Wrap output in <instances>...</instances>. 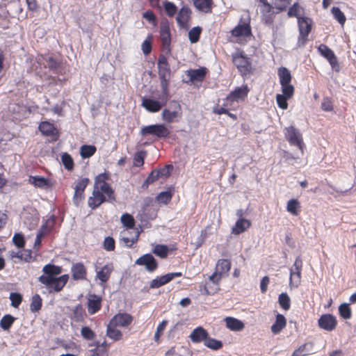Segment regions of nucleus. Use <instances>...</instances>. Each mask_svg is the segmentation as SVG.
Wrapping results in <instances>:
<instances>
[{"mask_svg": "<svg viewBox=\"0 0 356 356\" xmlns=\"http://www.w3.org/2000/svg\"><path fill=\"white\" fill-rule=\"evenodd\" d=\"M42 271L44 274L38 277V280L49 289L50 293L60 291L68 281V275L57 277L62 271L59 266L47 264L44 266Z\"/></svg>", "mask_w": 356, "mask_h": 356, "instance_id": "nucleus-1", "label": "nucleus"}, {"mask_svg": "<svg viewBox=\"0 0 356 356\" xmlns=\"http://www.w3.org/2000/svg\"><path fill=\"white\" fill-rule=\"evenodd\" d=\"M231 268V262L227 259H219L216 265L214 273L209 277V280L215 287L213 291L219 290V282L222 277L228 273Z\"/></svg>", "mask_w": 356, "mask_h": 356, "instance_id": "nucleus-2", "label": "nucleus"}, {"mask_svg": "<svg viewBox=\"0 0 356 356\" xmlns=\"http://www.w3.org/2000/svg\"><path fill=\"white\" fill-rule=\"evenodd\" d=\"M108 179V175L106 173H102L97 175L95 179V184L93 188L104 193L109 200H114L113 191L106 180Z\"/></svg>", "mask_w": 356, "mask_h": 356, "instance_id": "nucleus-3", "label": "nucleus"}, {"mask_svg": "<svg viewBox=\"0 0 356 356\" xmlns=\"http://www.w3.org/2000/svg\"><path fill=\"white\" fill-rule=\"evenodd\" d=\"M140 134L143 136L153 135L159 138H163L167 137L170 134V131L164 124H152L142 128Z\"/></svg>", "mask_w": 356, "mask_h": 356, "instance_id": "nucleus-4", "label": "nucleus"}, {"mask_svg": "<svg viewBox=\"0 0 356 356\" xmlns=\"http://www.w3.org/2000/svg\"><path fill=\"white\" fill-rule=\"evenodd\" d=\"M286 137L291 145H296L302 151L303 142L301 134L300 131L293 126L286 128L285 132Z\"/></svg>", "mask_w": 356, "mask_h": 356, "instance_id": "nucleus-5", "label": "nucleus"}, {"mask_svg": "<svg viewBox=\"0 0 356 356\" xmlns=\"http://www.w3.org/2000/svg\"><path fill=\"white\" fill-rule=\"evenodd\" d=\"M318 49L320 54L329 61L332 68L336 72L339 71V64L334 51L325 44L319 45Z\"/></svg>", "mask_w": 356, "mask_h": 356, "instance_id": "nucleus-6", "label": "nucleus"}, {"mask_svg": "<svg viewBox=\"0 0 356 356\" xmlns=\"http://www.w3.org/2000/svg\"><path fill=\"white\" fill-rule=\"evenodd\" d=\"M139 234L140 232L137 229H133L131 230L124 229L120 232V236L124 245L130 248L138 241Z\"/></svg>", "mask_w": 356, "mask_h": 356, "instance_id": "nucleus-7", "label": "nucleus"}, {"mask_svg": "<svg viewBox=\"0 0 356 356\" xmlns=\"http://www.w3.org/2000/svg\"><path fill=\"white\" fill-rule=\"evenodd\" d=\"M318 326L326 331L330 332L335 329L337 321L332 314H323L318 321Z\"/></svg>", "mask_w": 356, "mask_h": 356, "instance_id": "nucleus-8", "label": "nucleus"}, {"mask_svg": "<svg viewBox=\"0 0 356 356\" xmlns=\"http://www.w3.org/2000/svg\"><path fill=\"white\" fill-rule=\"evenodd\" d=\"M133 321L131 315L127 313H119L115 315L110 321L112 326L128 327Z\"/></svg>", "mask_w": 356, "mask_h": 356, "instance_id": "nucleus-9", "label": "nucleus"}, {"mask_svg": "<svg viewBox=\"0 0 356 356\" xmlns=\"http://www.w3.org/2000/svg\"><path fill=\"white\" fill-rule=\"evenodd\" d=\"M135 263L139 266H145L146 270L149 272L154 271L157 268V263L150 254H146L139 257Z\"/></svg>", "mask_w": 356, "mask_h": 356, "instance_id": "nucleus-10", "label": "nucleus"}, {"mask_svg": "<svg viewBox=\"0 0 356 356\" xmlns=\"http://www.w3.org/2000/svg\"><path fill=\"white\" fill-rule=\"evenodd\" d=\"M233 62L242 74H248L251 70V65L248 58L243 55L234 56Z\"/></svg>", "mask_w": 356, "mask_h": 356, "instance_id": "nucleus-11", "label": "nucleus"}, {"mask_svg": "<svg viewBox=\"0 0 356 356\" xmlns=\"http://www.w3.org/2000/svg\"><path fill=\"white\" fill-rule=\"evenodd\" d=\"M248 92L249 89L247 86L237 87L229 94L226 100L227 102L243 100L247 97Z\"/></svg>", "mask_w": 356, "mask_h": 356, "instance_id": "nucleus-12", "label": "nucleus"}, {"mask_svg": "<svg viewBox=\"0 0 356 356\" xmlns=\"http://www.w3.org/2000/svg\"><path fill=\"white\" fill-rule=\"evenodd\" d=\"M106 197L107 196L104 193L93 188L92 196L89 197L88 202L89 207L92 209L98 207L100 204L106 201Z\"/></svg>", "mask_w": 356, "mask_h": 356, "instance_id": "nucleus-13", "label": "nucleus"}, {"mask_svg": "<svg viewBox=\"0 0 356 356\" xmlns=\"http://www.w3.org/2000/svg\"><path fill=\"white\" fill-rule=\"evenodd\" d=\"M89 182L88 178H84L77 182L74 188V202L77 206L83 198V191Z\"/></svg>", "mask_w": 356, "mask_h": 356, "instance_id": "nucleus-14", "label": "nucleus"}, {"mask_svg": "<svg viewBox=\"0 0 356 356\" xmlns=\"http://www.w3.org/2000/svg\"><path fill=\"white\" fill-rule=\"evenodd\" d=\"M300 31V37L305 40L311 31V19L308 17L299 18L298 20Z\"/></svg>", "mask_w": 356, "mask_h": 356, "instance_id": "nucleus-15", "label": "nucleus"}, {"mask_svg": "<svg viewBox=\"0 0 356 356\" xmlns=\"http://www.w3.org/2000/svg\"><path fill=\"white\" fill-rule=\"evenodd\" d=\"M160 35L163 48L169 51V46L170 44V28L167 22H162L160 27Z\"/></svg>", "mask_w": 356, "mask_h": 356, "instance_id": "nucleus-16", "label": "nucleus"}, {"mask_svg": "<svg viewBox=\"0 0 356 356\" xmlns=\"http://www.w3.org/2000/svg\"><path fill=\"white\" fill-rule=\"evenodd\" d=\"M208 334V332L204 328L202 327H197L193 330L189 337L193 343H197L202 341L204 342Z\"/></svg>", "mask_w": 356, "mask_h": 356, "instance_id": "nucleus-17", "label": "nucleus"}, {"mask_svg": "<svg viewBox=\"0 0 356 356\" xmlns=\"http://www.w3.org/2000/svg\"><path fill=\"white\" fill-rule=\"evenodd\" d=\"M100 297L93 294L90 295L88 302V311L90 314H94L101 308Z\"/></svg>", "mask_w": 356, "mask_h": 356, "instance_id": "nucleus-18", "label": "nucleus"}, {"mask_svg": "<svg viewBox=\"0 0 356 356\" xmlns=\"http://www.w3.org/2000/svg\"><path fill=\"white\" fill-rule=\"evenodd\" d=\"M251 225L249 220L245 218H239L235 225L232 227V233L235 235H238L242 232L246 231Z\"/></svg>", "mask_w": 356, "mask_h": 356, "instance_id": "nucleus-19", "label": "nucleus"}, {"mask_svg": "<svg viewBox=\"0 0 356 356\" xmlns=\"http://www.w3.org/2000/svg\"><path fill=\"white\" fill-rule=\"evenodd\" d=\"M142 106L152 113L158 112L162 108V105L159 102L149 98L143 99Z\"/></svg>", "mask_w": 356, "mask_h": 356, "instance_id": "nucleus-20", "label": "nucleus"}, {"mask_svg": "<svg viewBox=\"0 0 356 356\" xmlns=\"http://www.w3.org/2000/svg\"><path fill=\"white\" fill-rule=\"evenodd\" d=\"M29 182L34 186L45 189L50 186V182L48 179L40 176H30Z\"/></svg>", "mask_w": 356, "mask_h": 356, "instance_id": "nucleus-21", "label": "nucleus"}, {"mask_svg": "<svg viewBox=\"0 0 356 356\" xmlns=\"http://www.w3.org/2000/svg\"><path fill=\"white\" fill-rule=\"evenodd\" d=\"M313 352L314 343L312 342H307L296 350L293 353V356H306L312 354Z\"/></svg>", "mask_w": 356, "mask_h": 356, "instance_id": "nucleus-22", "label": "nucleus"}, {"mask_svg": "<svg viewBox=\"0 0 356 356\" xmlns=\"http://www.w3.org/2000/svg\"><path fill=\"white\" fill-rule=\"evenodd\" d=\"M225 321L227 327L233 331H241L244 327V324L242 321L233 317H226Z\"/></svg>", "mask_w": 356, "mask_h": 356, "instance_id": "nucleus-23", "label": "nucleus"}, {"mask_svg": "<svg viewBox=\"0 0 356 356\" xmlns=\"http://www.w3.org/2000/svg\"><path fill=\"white\" fill-rule=\"evenodd\" d=\"M286 325V320L285 317L280 314L276 316L275 323L271 326V332L276 334L281 332Z\"/></svg>", "mask_w": 356, "mask_h": 356, "instance_id": "nucleus-24", "label": "nucleus"}, {"mask_svg": "<svg viewBox=\"0 0 356 356\" xmlns=\"http://www.w3.org/2000/svg\"><path fill=\"white\" fill-rule=\"evenodd\" d=\"M207 73L205 67H201L195 70H190L187 72V75L189 76L190 80L192 81H202Z\"/></svg>", "mask_w": 356, "mask_h": 356, "instance_id": "nucleus-25", "label": "nucleus"}, {"mask_svg": "<svg viewBox=\"0 0 356 356\" xmlns=\"http://www.w3.org/2000/svg\"><path fill=\"white\" fill-rule=\"evenodd\" d=\"M278 76L281 86L286 85V83H291L292 76L289 70L286 67H281L278 69Z\"/></svg>", "mask_w": 356, "mask_h": 356, "instance_id": "nucleus-26", "label": "nucleus"}, {"mask_svg": "<svg viewBox=\"0 0 356 356\" xmlns=\"http://www.w3.org/2000/svg\"><path fill=\"white\" fill-rule=\"evenodd\" d=\"M250 27L248 24H238L232 31L234 36H248L250 34Z\"/></svg>", "mask_w": 356, "mask_h": 356, "instance_id": "nucleus-27", "label": "nucleus"}, {"mask_svg": "<svg viewBox=\"0 0 356 356\" xmlns=\"http://www.w3.org/2000/svg\"><path fill=\"white\" fill-rule=\"evenodd\" d=\"M190 15L191 10L189 8L186 7L181 8L177 17V23L181 26H184L190 17Z\"/></svg>", "mask_w": 356, "mask_h": 356, "instance_id": "nucleus-28", "label": "nucleus"}, {"mask_svg": "<svg viewBox=\"0 0 356 356\" xmlns=\"http://www.w3.org/2000/svg\"><path fill=\"white\" fill-rule=\"evenodd\" d=\"M106 335L108 337L114 341H119L122 337V333L121 331L118 330L117 327L112 326L111 323H109L107 325Z\"/></svg>", "mask_w": 356, "mask_h": 356, "instance_id": "nucleus-29", "label": "nucleus"}, {"mask_svg": "<svg viewBox=\"0 0 356 356\" xmlns=\"http://www.w3.org/2000/svg\"><path fill=\"white\" fill-rule=\"evenodd\" d=\"M72 273L73 279H83L86 275V269L83 264H76L72 268Z\"/></svg>", "mask_w": 356, "mask_h": 356, "instance_id": "nucleus-30", "label": "nucleus"}, {"mask_svg": "<svg viewBox=\"0 0 356 356\" xmlns=\"http://www.w3.org/2000/svg\"><path fill=\"white\" fill-rule=\"evenodd\" d=\"M301 282V272H297L293 268L290 269L289 286L297 288Z\"/></svg>", "mask_w": 356, "mask_h": 356, "instance_id": "nucleus-31", "label": "nucleus"}, {"mask_svg": "<svg viewBox=\"0 0 356 356\" xmlns=\"http://www.w3.org/2000/svg\"><path fill=\"white\" fill-rule=\"evenodd\" d=\"M193 4L197 9L208 13L211 11L212 0H193Z\"/></svg>", "mask_w": 356, "mask_h": 356, "instance_id": "nucleus-32", "label": "nucleus"}, {"mask_svg": "<svg viewBox=\"0 0 356 356\" xmlns=\"http://www.w3.org/2000/svg\"><path fill=\"white\" fill-rule=\"evenodd\" d=\"M112 268L108 265H105L97 271V277L102 282H106L108 280Z\"/></svg>", "mask_w": 356, "mask_h": 356, "instance_id": "nucleus-33", "label": "nucleus"}, {"mask_svg": "<svg viewBox=\"0 0 356 356\" xmlns=\"http://www.w3.org/2000/svg\"><path fill=\"white\" fill-rule=\"evenodd\" d=\"M204 344L207 348L213 350H219L222 346V341L211 338L209 337V335L207 336Z\"/></svg>", "mask_w": 356, "mask_h": 356, "instance_id": "nucleus-34", "label": "nucleus"}, {"mask_svg": "<svg viewBox=\"0 0 356 356\" xmlns=\"http://www.w3.org/2000/svg\"><path fill=\"white\" fill-rule=\"evenodd\" d=\"M39 129L43 134L47 136L53 135L55 131L54 125L49 122H42L39 125Z\"/></svg>", "mask_w": 356, "mask_h": 356, "instance_id": "nucleus-35", "label": "nucleus"}, {"mask_svg": "<svg viewBox=\"0 0 356 356\" xmlns=\"http://www.w3.org/2000/svg\"><path fill=\"white\" fill-rule=\"evenodd\" d=\"M121 222L126 227L125 229H133L135 225V220L132 216L129 213H124L121 216Z\"/></svg>", "mask_w": 356, "mask_h": 356, "instance_id": "nucleus-36", "label": "nucleus"}, {"mask_svg": "<svg viewBox=\"0 0 356 356\" xmlns=\"http://www.w3.org/2000/svg\"><path fill=\"white\" fill-rule=\"evenodd\" d=\"M300 203L296 199H291L288 201L286 205V210L289 213H291L293 216H297L298 214V209H300Z\"/></svg>", "mask_w": 356, "mask_h": 356, "instance_id": "nucleus-37", "label": "nucleus"}, {"mask_svg": "<svg viewBox=\"0 0 356 356\" xmlns=\"http://www.w3.org/2000/svg\"><path fill=\"white\" fill-rule=\"evenodd\" d=\"M303 13V8L298 3H295L288 11V16L290 17H296L298 18V20L300 17V15Z\"/></svg>", "mask_w": 356, "mask_h": 356, "instance_id": "nucleus-38", "label": "nucleus"}, {"mask_svg": "<svg viewBox=\"0 0 356 356\" xmlns=\"http://www.w3.org/2000/svg\"><path fill=\"white\" fill-rule=\"evenodd\" d=\"M15 318L10 314H6L0 321V326L3 330H8L13 324Z\"/></svg>", "mask_w": 356, "mask_h": 356, "instance_id": "nucleus-39", "label": "nucleus"}, {"mask_svg": "<svg viewBox=\"0 0 356 356\" xmlns=\"http://www.w3.org/2000/svg\"><path fill=\"white\" fill-rule=\"evenodd\" d=\"M96 151V147L93 145H83L80 149L81 156L84 158H89L92 156Z\"/></svg>", "mask_w": 356, "mask_h": 356, "instance_id": "nucleus-40", "label": "nucleus"}, {"mask_svg": "<svg viewBox=\"0 0 356 356\" xmlns=\"http://www.w3.org/2000/svg\"><path fill=\"white\" fill-rule=\"evenodd\" d=\"M340 316L344 319H350L352 316L351 309L347 303H342L339 307Z\"/></svg>", "mask_w": 356, "mask_h": 356, "instance_id": "nucleus-41", "label": "nucleus"}, {"mask_svg": "<svg viewBox=\"0 0 356 356\" xmlns=\"http://www.w3.org/2000/svg\"><path fill=\"white\" fill-rule=\"evenodd\" d=\"M42 307V299L39 295L35 294L32 297V300L30 305V309L35 312H38L41 309Z\"/></svg>", "mask_w": 356, "mask_h": 356, "instance_id": "nucleus-42", "label": "nucleus"}, {"mask_svg": "<svg viewBox=\"0 0 356 356\" xmlns=\"http://www.w3.org/2000/svg\"><path fill=\"white\" fill-rule=\"evenodd\" d=\"M153 253L161 258H165L168 254V248L165 245H156L154 248Z\"/></svg>", "mask_w": 356, "mask_h": 356, "instance_id": "nucleus-43", "label": "nucleus"}, {"mask_svg": "<svg viewBox=\"0 0 356 356\" xmlns=\"http://www.w3.org/2000/svg\"><path fill=\"white\" fill-rule=\"evenodd\" d=\"M181 276V273H170L165 274L163 276L158 277L159 278V282H161V284L164 285L168 282H170L175 277H178Z\"/></svg>", "mask_w": 356, "mask_h": 356, "instance_id": "nucleus-44", "label": "nucleus"}, {"mask_svg": "<svg viewBox=\"0 0 356 356\" xmlns=\"http://www.w3.org/2000/svg\"><path fill=\"white\" fill-rule=\"evenodd\" d=\"M332 13L334 17L339 22L341 25H343L346 22V17L341 10L337 7H333L332 8Z\"/></svg>", "mask_w": 356, "mask_h": 356, "instance_id": "nucleus-45", "label": "nucleus"}, {"mask_svg": "<svg viewBox=\"0 0 356 356\" xmlns=\"http://www.w3.org/2000/svg\"><path fill=\"white\" fill-rule=\"evenodd\" d=\"M290 301V298L286 293H282L279 296V303L284 310L289 309Z\"/></svg>", "mask_w": 356, "mask_h": 356, "instance_id": "nucleus-46", "label": "nucleus"}, {"mask_svg": "<svg viewBox=\"0 0 356 356\" xmlns=\"http://www.w3.org/2000/svg\"><path fill=\"white\" fill-rule=\"evenodd\" d=\"M201 29L198 26L193 27L188 33V38L191 43H195L200 38Z\"/></svg>", "mask_w": 356, "mask_h": 356, "instance_id": "nucleus-47", "label": "nucleus"}, {"mask_svg": "<svg viewBox=\"0 0 356 356\" xmlns=\"http://www.w3.org/2000/svg\"><path fill=\"white\" fill-rule=\"evenodd\" d=\"M145 151H139L137 152L134 157V165L136 166H143L144 164V159L146 156Z\"/></svg>", "mask_w": 356, "mask_h": 356, "instance_id": "nucleus-48", "label": "nucleus"}, {"mask_svg": "<svg viewBox=\"0 0 356 356\" xmlns=\"http://www.w3.org/2000/svg\"><path fill=\"white\" fill-rule=\"evenodd\" d=\"M61 161L65 168L71 170L73 168V160L70 154L64 153L61 156Z\"/></svg>", "mask_w": 356, "mask_h": 356, "instance_id": "nucleus-49", "label": "nucleus"}, {"mask_svg": "<svg viewBox=\"0 0 356 356\" xmlns=\"http://www.w3.org/2000/svg\"><path fill=\"white\" fill-rule=\"evenodd\" d=\"M178 113L177 111H170L169 110L164 109L162 112V118L165 121L172 122L177 117Z\"/></svg>", "mask_w": 356, "mask_h": 356, "instance_id": "nucleus-50", "label": "nucleus"}, {"mask_svg": "<svg viewBox=\"0 0 356 356\" xmlns=\"http://www.w3.org/2000/svg\"><path fill=\"white\" fill-rule=\"evenodd\" d=\"M9 298L12 307L15 308H17L22 301V296L18 293H10Z\"/></svg>", "mask_w": 356, "mask_h": 356, "instance_id": "nucleus-51", "label": "nucleus"}, {"mask_svg": "<svg viewBox=\"0 0 356 356\" xmlns=\"http://www.w3.org/2000/svg\"><path fill=\"white\" fill-rule=\"evenodd\" d=\"M172 195L168 191L161 192L156 197V200L159 202L165 204H168L170 201Z\"/></svg>", "mask_w": 356, "mask_h": 356, "instance_id": "nucleus-52", "label": "nucleus"}, {"mask_svg": "<svg viewBox=\"0 0 356 356\" xmlns=\"http://www.w3.org/2000/svg\"><path fill=\"white\" fill-rule=\"evenodd\" d=\"M289 97L284 96L281 94H277L276 96V101L278 106L282 109H286L288 108L287 99Z\"/></svg>", "mask_w": 356, "mask_h": 356, "instance_id": "nucleus-53", "label": "nucleus"}, {"mask_svg": "<svg viewBox=\"0 0 356 356\" xmlns=\"http://www.w3.org/2000/svg\"><path fill=\"white\" fill-rule=\"evenodd\" d=\"M81 336L87 340H92L95 338V332L88 327H83L81 330Z\"/></svg>", "mask_w": 356, "mask_h": 356, "instance_id": "nucleus-54", "label": "nucleus"}, {"mask_svg": "<svg viewBox=\"0 0 356 356\" xmlns=\"http://www.w3.org/2000/svg\"><path fill=\"white\" fill-rule=\"evenodd\" d=\"M282 95L291 98L294 93V87L291 83L282 86Z\"/></svg>", "mask_w": 356, "mask_h": 356, "instance_id": "nucleus-55", "label": "nucleus"}, {"mask_svg": "<svg viewBox=\"0 0 356 356\" xmlns=\"http://www.w3.org/2000/svg\"><path fill=\"white\" fill-rule=\"evenodd\" d=\"M292 0H273L275 8L283 10L291 3Z\"/></svg>", "mask_w": 356, "mask_h": 356, "instance_id": "nucleus-56", "label": "nucleus"}, {"mask_svg": "<svg viewBox=\"0 0 356 356\" xmlns=\"http://www.w3.org/2000/svg\"><path fill=\"white\" fill-rule=\"evenodd\" d=\"M170 170H172V165H167L164 168H163L160 170H158L156 171L159 174V178L160 177L167 178L170 175Z\"/></svg>", "mask_w": 356, "mask_h": 356, "instance_id": "nucleus-57", "label": "nucleus"}, {"mask_svg": "<svg viewBox=\"0 0 356 356\" xmlns=\"http://www.w3.org/2000/svg\"><path fill=\"white\" fill-rule=\"evenodd\" d=\"M104 248L107 251H112L115 248V241L111 237H106L104 241Z\"/></svg>", "mask_w": 356, "mask_h": 356, "instance_id": "nucleus-58", "label": "nucleus"}, {"mask_svg": "<svg viewBox=\"0 0 356 356\" xmlns=\"http://www.w3.org/2000/svg\"><path fill=\"white\" fill-rule=\"evenodd\" d=\"M168 323V321L165 320H163L157 327L156 333L154 334V340L155 341H159L160 336L162 333V332L164 330L166 325Z\"/></svg>", "mask_w": 356, "mask_h": 356, "instance_id": "nucleus-59", "label": "nucleus"}, {"mask_svg": "<svg viewBox=\"0 0 356 356\" xmlns=\"http://www.w3.org/2000/svg\"><path fill=\"white\" fill-rule=\"evenodd\" d=\"M13 241L14 244L19 248H23L24 245V236L20 234H15L13 236Z\"/></svg>", "mask_w": 356, "mask_h": 356, "instance_id": "nucleus-60", "label": "nucleus"}, {"mask_svg": "<svg viewBox=\"0 0 356 356\" xmlns=\"http://www.w3.org/2000/svg\"><path fill=\"white\" fill-rule=\"evenodd\" d=\"M164 8L168 15L170 17L173 16L177 11L175 5L170 2H165L164 3Z\"/></svg>", "mask_w": 356, "mask_h": 356, "instance_id": "nucleus-61", "label": "nucleus"}, {"mask_svg": "<svg viewBox=\"0 0 356 356\" xmlns=\"http://www.w3.org/2000/svg\"><path fill=\"white\" fill-rule=\"evenodd\" d=\"M19 259L25 261L29 262L32 259V252L30 250H20Z\"/></svg>", "mask_w": 356, "mask_h": 356, "instance_id": "nucleus-62", "label": "nucleus"}, {"mask_svg": "<svg viewBox=\"0 0 356 356\" xmlns=\"http://www.w3.org/2000/svg\"><path fill=\"white\" fill-rule=\"evenodd\" d=\"M159 77H169L170 69L168 65H160L158 66Z\"/></svg>", "mask_w": 356, "mask_h": 356, "instance_id": "nucleus-63", "label": "nucleus"}, {"mask_svg": "<svg viewBox=\"0 0 356 356\" xmlns=\"http://www.w3.org/2000/svg\"><path fill=\"white\" fill-rule=\"evenodd\" d=\"M142 51L145 55H147L152 50L151 42L147 39L142 44Z\"/></svg>", "mask_w": 356, "mask_h": 356, "instance_id": "nucleus-64", "label": "nucleus"}]
</instances>
